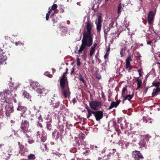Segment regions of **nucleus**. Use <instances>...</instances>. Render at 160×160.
I'll return each mask as SVG.
<instances>
[{
	"label": "nucleus",
	"instance_id": "64",
	"mask_svg": "<svg viewBox=\"0 0 160 160\" xmlns=\"http://www.w3.org/2000/svg\"><path fill=\"white\" fill-rule=\"evenodd\" d=\"M97 44L96 43H94L93 46L91 47L92 48H93L94 49L97 46Z\"/></svg>",
	"mask_w": 160,
	"mask_h": 160
},
{
	"label": "nucleus",
	"instance_id": "35",
	"mask_svg": "<svg viewBox=\"0 0 160 160\" xmlns=\"http://www.w3.org/2000/svg\"><path fill=\"white\" fill-rule=\"evenodd\" d=\"M78 77H79V80L81 81H82L83 83H85V81L81 74L79 73L78 74Z\"/></svg>",
	"mask_w": 160,
	"mask_h": 160
},
{
	"label": "nucleus",
	"instance_id": "53",
	"mask_svg": "<svg viewBox=\"0 0 160 160\" xmlns=\"http://www.w3.org/2000/svg\"><path fill=\"white\" fill-rule=\"evenodd\" d=\"M147 44L148 45H150L151 46H152L153 43L152 41H148L147 42Z\"/></svg>",
	"mask_w": 160,
	"mask_h": 160
},
{
	"label": "nucleus",
	"instance_id": "23",
	"mask_svg": "<svg viewBox=\"0 0 160 160\" xmlns=\"http://www.w3.org/2000/svg\"><path fill=\"white\" fill-rule=\"evenodd\" d=\"M132 61L131 56L129 55L126 59V68L128 69L130 67H131L130 64V62Z\"/></svg>",
	"mask_w": 160,
	"mask_h": 160
},
{
	"label": "nucleus",
	"instance_id": "5",
	"mask_svg": "<svg viewBox=\"0 0 160 160\" xmlns=\"http://www.w3.org/2000/svg\"><path fill=\"white\" fill-rule=\"evenodd\" d=\"M17 86L18 85L16 84H15L14 83H11V90L13 91L12 92H11V94L12 95V100H13L15 103L17 102L16 99L14 98V97L16 96V94L15 93V91H16Z\"/></svg>",
	"mask_w": 160,
	"mask_h": 160
},
{
	"label": "nucleus",
	"instance_id": "27",
	"mask_svg": "<svg viewBox=\"0 0 160 160\" xmlns=\"http://www.w3.org/2000/svg\"><path fill=\"white\" fill-rule=\"evenodd\" d=\"M134 94L133 93L131 95H128L126 96H123V99L122 101L123 103H124V102L125 100H128L129 101H130L131 100Z\"/></svg>",
	"mask_w": 160,
	"mask_h": 160
},
{
	"label": "nucleus",
	"instance_id": "37",
	"mask_svg": "<svg viewBox=\"0 0 160 160\" xmlns=\"http://www.w3.org/2000/svg\"><path fill=\"white\" fill-rule=\"evenodd\" d=\"M60 103L59 101H58L57 102H56L55 104L53 105V108H58L59 106Z\"/></svg>",
	"mask_w": 160,
	"mask_h": 160
},
{
	"label": "nucleus",
	"instance_id": "60",
	"mask_svg": "<svg viewBox=\"0 0 160 160\" xmlns=\"http://www.w3.org/2000/svg\"><path fill=\"white\" fill-rule=\"evenodd\" d=\"M107 157L109 159L110 158V157L112 158V156L111 155V154L110 152L109 154H108L107 155Z\"/></svg>",
	"mask_w": 160,
	"mask_h": 160
},
{
	"label": "nucleus",
	"instance_id": "7",
	"mask_svg": "<svg viewBox=\"0 0 160 160\" xmlns=\"http://www.w3.org/2000/svg\"><path fill=\"white\" fill-rule=\"evenodd\" d=\"M102 105L101 102L92 101L89 102V106L91 108L94 110H97Z\"/></svg>",
	"mask_w": 160,
	"mask_h": 160
},
{
	"label": "nucleus",
	"instance_id": "15",
	"mask_svg": "<svg viewBox=\"0 0 160 160\" xmlns=\"http://www.w3.org/2000/svg\"><path fill=\"white\" fill-rule=\"evenodd\" d=\"M60 84L62 89L66 88L67 85L68 86V83L67 78H64V77H62L60 80Z\"/></svg>",
	"mask_w": 160,
	"mask_h": 160
},
{
	"label": "nucleus",
	"instance_id": "34",
	"mask_svg": "<svg viewBox=\"0 0 160 160\" xmlns=\"http://www.w3.org/2000/svg\"><path fill=\"white\" fill-rule=\"evenodd\" d=\"M152 85L153 86L156 87V88H159L160 82H159L154 81L152 83Z\"/></svg>",
	"mask_w": 160,
	"mask_h": 160
},
{
	"label": "nucleus",
	"instance_id": "44",
	"mask_svg": "<svg viewBox=\"0 0 160 160\" xmlns=\"http://www.w3.org/2000/svg\"><path fill=\"white\" fill-rule=\"evenodd\" d=\"M57 8V5L56 4H53L51 10H54L55 9H56Z\"/></svg>",
	"mask_w": 160,
	"mask_h": 160
},
{
	"label": "nucleus",
	"instance_id": "21",
	"mask_svg": "<svg viewBox=\"0 0 160 160\" xmlns=\"http://www.w3.org/2000/svg\"><path fill=\"white\" fill-rule=\"evenodd\" d=\"M121 102V101L120 100H119L116 102H114V101L112 102L111 103L110 106L109 107V108H108V109L110 110L114 107H115V108L117 107L118 105L119 104V103Z\"/></svg>",
	"mask_w": 160,
	"mask_h": 160
},
{
	"label": "nucleus",
	"instance_id": "24",
	"mask_svg": "<svg viewBox=\"0 0 160 160\" xmlns=\"http://www.w3.org/2000/svg\"><path fill=\"white\" fill-rule=\"evenodd\" d=\"M160 92V88H156L155 89H154L153 92L152 93V97H155L157 95L159 94Z\"/></svg>",
	"mask_w": 160,
	"mask_h": 160
},
{
	"label": "nucleus",
	"instance_id": "48",
	"mask_svg": "<svg viewBox=\"0 0 160 160\" xmlns=\"http://www.w3.org/2000/svg\"><path fill=\"white\" fill-rule=\"evenodd\" d=\"M53 153L54 154V155L57 156L58 157H60L61 156V155H62V154L58 152H53Z\"/></svg>",
	"mask_w": 160,
	"mask_h": 160
},
{
	"label": "nucleus",
	"instance_id": "50",
	"mask_svg": "<svg viewBox=\"0 0 160 160\" xmlns=\"http://www.w3.org/2000/svg\"><path fill=\"white\" fill-rule=\"evenodd\" d=\"M116 131L117 132V134L118 136H120V134H121V132L119 129H118L116 130Z\"/></svg>",
	"mask_w": 160,
	"mask_h": 160
},
{
	"label": "nucleus",
	"instance_id": "43",
	"mask_svg": "<svg viewBox=\"0 0 160 160\" xmlns=\"http://www.w3.org/2000/svg\"><path fill=\"white\" fill-rule=\"evenodd\" d=\"M44 75L48 76L49 78H52V75L50 74V73L48 72H46L44 73Z\"/></svg>",
	"mask_w": 160,
	"mask_h": 160
},
{
	"label": "nucleus",
	"instance_id": "16",
	"mask_svg": "<svg viewBox=\"0 0 160 160\" xmlns=\"http://www.w3.org/2000/svg\"><path fill=\"white\" fill-rule=\"evenodd\" d=\"M36 92L37 93L40 94V97L45 96L48 92V90L45 88H38L36 90Z\"/></svg>",
	"mask_w": 160,
	"mask_h": 160
},
{
	"label": "nucleus",
	"instance_id": "58",
	"mask_svg": "<svg viewBox=\"0 0 160 160\" xmlns=\"http://www.w3.org/2000/svg\"><path fill=\"white\" fill-rule=\"evenodd\" d=\"M109 53L108 52H106L104 55V57L105 59H106Z\"/></svg>",
	"mask_w": 160,
	"mask_h": 160
},
{
	"label": "nucleus",
	"instance_id": "4",
	"mask_svg": "<svg viewBox=\"0 0 160 160\" xmlns=\"http://www.w3.org/2000/svg\"><path fill=\"white\" fill-rule=\"evenodd\" d=\"M10 91L8 90H5L3 92H0V96H1V99H2L5 100V101L6 102L9 104L10 100Z\"/></svg>",
	"mask_w": 160,
	"mask_h": 160
},
{
	"label": "nucleus",
	"instance_id": "6",
	"mask_svg": "<svg viewBox=\"0 0 160 160\" xmlns=\"http://www.w3.org/2000/svg\"><path fill=\"white\" fill-rule=\"evenodd\" d=\"M52 138L55 140H57L59 139L61 141H62V139L63 138V133L61 132L58 131L57 130H54L52 133Z\"/></svg>",
	"mask_w": 160,
	"mask_h": 160
},
{
	"label": "nucleus",
	"instance_id": "45",
	"mask_svg": "<svg viewBox=\"0 0 160 160\" xmlns=\"http://www.w3.org/2000/svg\"><path fill=\"white\" fill-rule=\"evenodd\" d=\"M77 65L78 66L80 65V59L78 58H77Z\"/></svg>",
	"mask_w": 160,
	"mask_h": 160
},
{
	"label": "nucleus",
	"instance_id": "32",
	"mask_svg": "<svg viewBox=\"0 0 160 160\" xmlns=\"http://www.w3.org/2000/svg\"><path fill=\"white\" fill-rule=\"evenodd\" d=\"M126 48L125 47L122 48L120 51V54L121 57H122L126 54Z\"/></svg>",
	"mask_w": 160,
	"mask_h": 160
},
{
	"label": "nucleus",
	"instance_id": "49",
	"mask_svg": "<svg viewBox=\"0 0 160 160\" xmlns=\"http://www.w3.org/2000/svg\"><path fill=\"white\" fill-rule=\"evenodd\" d=\"M106 150L105 149H103L101 152H99V155H101V154H103L105 152Z\"/></svg>",
	"mask_w": 160,
	"mask_h": 160
},
{
	"label": "nucleus",
	"instance_id": "17",
	"mask_svg": "<svg viewBox=\"0 0 160 160\" xmlns=\"http://www.w3.org/2000/svg\"><path fill=\"white\" fill-rule=\"evenodd\" d=\"M57 119L58 122V124L57 127V129H55V130H57L58 131L63 133L64 132V126L62 124L60 125L59 123L60 122V119L59 116L57 117Z\"/></svg>",
	"mask_w": 160,
	"mask_h": 160
},
{
	"label": "nucleus",
	"instance_id": "46",
	"mask_svg": "<svg viewBox=\"0 0 160 160\" xmlns=\"http://www.w3.org/2000/svg\"><path fill=\"white\" fill-rule=\"evenodd\" d=\"M156 34V37L157 38V40H159L160 38V34L159 33V32H158L157 34L156 32H154Z\"/></svg>",
	"mask_w": 160,
	"mask_h": 160
},
{
	"label": "nucleus",
	"instance_id": "41",
	"mask_svg": "<svg viewBox=\"0 0 160 160\" xmlns=\"http://www.w3.org/2000/svg\"><path fill=\"white\" fill-rule=\"evenodd\" d=\"M122 8V6L121 4H120L118 6V13H119L121 12V9Z\"/></svg>",
	"mask_w": 160,
	"mask_h": 160
},
{
	"label": "nucleus",
	"instance_id": "12",
	"mask_svg": "<svg viewBox=\"0 0 160 160\" xmlns=\"http://www.w3.org/2000/svg\"><path fill=\"white\" fill-rule=\"evenodd\" d=\"M155 14L152 11H150L148 15V20L149 26H152L154 22Z\"/></svg>",
	"mask_w": 160,
	"mask_h": 160
},
{
	"label": "nucleus",
	"instance_id": "18",
	"mask_svg": "<svg viewBox=\"0 0 160 160\" xmlns=\"http://www.w3.org/2000/svg\"><path fill=\"white\" fill-rule=\"evenodd\" d=\"M101 17L99 16L98 19V21L96 20L95 23L97 25V29L98 32L100 33L101 28Z\"/></svg>",
	"mask_w": 160,
	"mask_h": 160
},
{
	"label": "nucleus",
	"instance_id": "51",
	"mask_svg": "<svg viewBox=\"0 0 160 160\" xmlns=\"http://www.w3.org/2000/svg\"><path fill=\"white\" fill-rule=\"evenodd\" d=\"M142 120L143 122L145 123H146L147 122V120L146 117H143Z\"/></svg>",
	"mask_w": 160,
	"mask_h": 160
},
{
	"label": "nucleus",
	"instance_id": "40",
	"mask_svg": "<svg viewBox=\"0 0 160 160\" xmlns=\"http://www.w3.org/2000/svg\"><path fill=\"white\" fill-rule=\"evenodd\" d=\"M95 111H93L92 110H91L89 109H88V115L89 116H91L92 115V114H93V112H94Z\"/></svg>",
	"mask_w": 160,
	"mask_h": 160
},
{
	"label": "nucleus",
	"instance_id": "2",
	"mask_svg": "<svg viewBox=\"0 0 160 160\" xmlns=\"http://www.w3.org/2000/svg\"><path fill=\"white\" fill-rule=\"evenodd\" d=\"M29 123L26 120H22L21 123L20 128L21 131L28 138H30L31 136L30 132L29 131Z\"/></svg>",
	"mask_w": 160,
	"mask_h": 160
},
{
	"label": "nucleus",
	"instance_id": "14",
	"mask_svg": "<svg viewBox=\"0 0 160 160\" xmlns=\"http://www.w3.org/2000/svg\"><path fill=\"white\" fill-rule=\"evenodd\" d=\"M93 114L94 115L96 120L99 121L103 117V112L101 111H98L93 112Z\"/></svg>",
	"mask_w": 160,
	"mask_h": 160
},
{
	"label": "nucleus",
	"instance_id": "11",
	"mask_svg": "<svg viewBox=\"0 0 160 160\" xmlns=\"http://www.w3.org/2000/svg\"><path fill=\"white\" fill-rule=\"evenodd\" d=\"M36 136L37 138H40L41 141L43 142H44L47 139V134L44 130L42 131L41 134L39 131H38L37 132Z\"/></svg>",
	"mask_w": 160,
	"mask_h": 160
},
{
	"label": "nucleus",
	"instance_id": "1",
	"mask_svg": "<svg viewBox=\"0 0 160 160\" xmlns=\"http://www.w3.org/2000/svg\"><path fill=\"white\" fill-rule=\"evenodd\" d=\"M86 27L82 40V46L80 49L85 47V46H91L92 44V35L91 33L92 28L93 26V24L91 21L88 20L85 23Z\"/></svg>",
	"mask_w": 160,
	"mask_h": 160
},
{
	"label": "nucleus",
	"instance_id": "56",
	"mask_svg": "<svg viewBox=\"0 0 160 160\" xmlns=\"http://www.w3.org/2000/svg\"><path fill=\"white\" fill-rule=\"evenodd\" d=\"M38 119L41 122H42L43 120L42 118V116L40 115L38 118Z\"/></svg>",
	"mask_w": 160,
	"mask_h": 160
},
{
	"label": "nucleus",
	"instance_id": "26",
	"mask_svg": "<svg viewBox=\"0 0 160 160\" xmlns=\"http://www.w3.org/2000/svg\"><path fill=\"white\" fill-rule=\"evenodd\" d=\"M42 152H48L49 151V148L47 145L45 144H42L40 146Z\"/></svg>",
	"mask_w": 160,
	"mask_h": 160
},
{
	"label": "nucleus",
	"instance_id": "59",
	"mask_svg": "<svg viewBox=\"0 0 160 160\" xmlns=\"http://www.w3.org/2000/svg\"><path fill=\"white\" fill-rule=\"evenodd\" d=\"M74 70H75V69H74V68L73 67L71 70V72H70L71 75H72L74 71Z\"/></svg>",
	"mask_w": 160,
	"mask_h": 160
},
{
	"label": "nucleus",
	"instance_id": "22",
	"mask_svg": "<svg viewBox=\"0 0 160 160\" xmlns=\"http://www.w3.org/2000/svg\"><path fill=\"white\" fill-rule=\"evenodd\" d=\"M103 28L104 29V32L105 37L107 36L108 32L109 31L110 29L108 26L107 24H103Z\"/></svg>",
	"mask_w": 160,
	"mask_h": 160
},
{
	"label": "nucleus",
	"instance_id": "52",
	"mask_svg": "<svg viewBox=\"0 0 160 160\" xmlns=\"http://www.w3.org/2000/svg\"><path fill=\"white\" fill-rule=\"evenodd\" d=\"M34 142V141L32 139H29L28 140V142L29 144H32Z\"/></svg>",
	"mask_w": 160,
	"mask_h": 160
},
{
	"label": "nucleus",
	"instance_id": "63",
	"mask_svg": "<svg viewBox=\"0 0 160 160\" xmlns=\"http://www.w3.org/2000/svg\"><path fill=\"white\" fill-rule=\"evenodd\" d=\"M49 15L48 14H46V20L48 21V19H49Z\"/></svg>",
	"mask_w": 160,
	"mask_h": 160
},
{
	"label": "nucleus",
	"instance_id": "19",
	"mask_svg": "<svg viewBox=\"0 0 160 160\" xmlns=\"http://www.w3.org/2000/svg\"><path fill=\"white\" fill-rule=\"evenodd\" d=\"M7 58L5 53H3L2 55L0 56V65L6 64V61Z\"/></svg>",
	"mask_w": 160,
	"mask_h": 160
},
{
	"label": "nucleus",
	"instance_id": "38",
	"mask_svg": "<svg viewBox=\"0 0 160 160\" xmlns=\"http://www.w3.org/2000/svg\"><path fill=\"white\" fill-rule=\"evenodd\" d=\"M113 126L115 128V130L118 129V126L116 124V122L115 121H113Z\"/></svg>",
	"mask_w": 160,
	"mask_h": 160
},
{
	"label": "nucleus",
	"instance_id": "25",
	"mask_svg": "<svg viewBox=\"0 0 160 160\" xmlns=\"http://www.w3.org/2000/svg\"><path fill=\"white\" fill-rule=\"evenodd\" d=\"M17 110L21 111L22 112H25L28 110L27 108L24 106H22L20 103L18 104V107L17 108Z\"/></svg>",
	"mask_w": 160,
	"mask_h": 160
},
{
	"label": "nucleus",
	"instance_id": "20",
	"mask_svg": "<svg viewBox=\"0 0 160 160\" xmlns=\"http://www.w3.org/2000/svg\"><path fill=\"white\" fill-rule=\"evenodd\" d=\"M111 155L112 156V158L115 160V158H119V153L117 152L116 150L113 149L110 152Z\"/></svg>",
	"mask_w": 160,
	"mask_h": 160
},
{
	"label": "nucleus",
	"instance_id": "33",
	"mask_svg": "<svg viewBox=\"0 0 160 160\" xmlns=\"http://www.w3.org/2000/svg\"><path fill=\"white\" fill-rule=\"evenodd\" d=\"M28 158L30 160H34L36 159L35 155L33 154H31L28 155Z\"/></svg>",
	"mask_w": 160,
	"mask_h": 160
},
{
	"label": "nucleus",
	"instance_id": "8",
	"mask_svg": "<svg viewBox=\"0 0 160 160\" xmlns=\"http://www.w3.org/2000/svg\"><path fill=\"white\" fill-rule=\"evenodd\" d=\"M82 46V44H81L80 47L78 50V53L79 54H80L81 53H82V52L83 51V53L81 55V57L83 59L85 60L87 57V50L88 49V48L87 47H90L91 46H88V45L85 46V47L83 48H82V49H80L81 47V46Z\"/></svg>",
	"mask_w": 160,
	"mask_h": 160
},
{
	"label": "nucleus",
	"instance_id": "62",
	"mask_svg": "<svg viewBox=\"0 0 160 160\" xmlns=\"http://www.w3.org/2000/svg\"><path fill=\"white\" fill-rule=\"evenodd\" d=\"M72 102L74 104L76 102L77 100H76V99L75 98H74L72 99Z\"/></svg>",
	"mask_w": 160,
	"mask_h": 160
},
{
	"label": "nucleus",
	"instance_id": "55",
	"mask_svg": "<svg viewBox=\"0 0 160 160\" xmlns=\"http://www.w3.org/2000/svg\"><path fill=\"white\" fill-rule=\"evenodd\" d=\"M5 113L6 115L8 117H9L10 115V113L9 112V111L8 110H7Z\"/></svg>",
	"mask_w": 160,
	"mask_h": 160
},
{
	"label": "nucleus",
	"instance_id": "13",
	"mask_svg": "<svg viewBox=\"0 0 160 160\" xmlns=\"http://www.w3.org/2000/svg\"><path fill=\"white\" fill-rule=\"evenodd\" d=\"M62 94L64 96L65 98H69L70 96V92L68 86L67 85L66 88L62 89Z\"/></svg>",
	"mask_w": 160,
	"mask_h": 160
},
{
	"label": "nucleus",
	"instance_id": "42",
	"mask_svg": "<svg viewBox=\"0 0 160 160\" xmlns=\"http://www.w3.org/2000/svg\"><path fill=\"white\" fill-rule=\"evenodd\" d=\"M114 21H111V23L109 24L108 26L109 27L110 29L111 28H112L113 27V25L114 24Z\"/></svg>",
	"mask_w": 160,
	"mask_h": 160
},
{
	"label": "nucleus",
	"instance_id": "54",
	"mask_svg": "<svg viewBox=\"0 0 160 160\" xmlns=\"http://www.w3.org/2000/svg\"><path fill=\"white\" fill-rule=\"evenodd\" d=\"M37 126L41 128H42L43 127L42 124L41 123H39V122H37Z\"/></svg>",
	"mask_w": 160,
	"mask_h": 160
},
{
	"label": "nucleus",
	"instance_id": "57",
	"mask_svg": "<svg viewBox=\"0 0 160 160\" xmlns=\"http://www.w3.org/2000/svg\"><path fill=\"white\" fill-rule=\"evenodd\" d=\"M75 142H76V145H78V146H80V142H79V141L78 140H75Z\"/></svg>",
	"mask_w": 160,
	"mask_h": 160
},
{
	"label": "nucleus",
	"instance_id": "30",
	"mask_svg": "<svg viewBox=\"0 0 160 160\" xmlns=\"http://www.w3.org/2000/svg\"><path fill=\"white\" fill-rule=\"evenodd\" d=\"M31 86L32 87V89H35L38 86V83L36 82H31Z\"/></svg>",
	"mask_w": 160,
	"mask_h": 160
},
{
	"label": "nucleus",
	"instance_id": "29",
	"mask_svg": "<svg viewBox=\"0 0 160 160\" xmlns=\"http://www.w3.org/2000/svg\"><path fill=\"white\" fill-rule=\"evenodd\" d=\"M136 81L137 82V87L136 89V90H137L140 88L142 83V80L139 77L137 78Z\"/></svg>",
	"mask_w": 160,
	"mask_h": 160
},
{
	"label": "nucleus",
	"instance_id": "10",
	"mask_svg": "<svg viewBox=\"0 0 160 160\" xmlns=\"http://www.w3.org/2000/svg\"><path fill=\"white\" fill-rule=\"evenodd\" d=\"M18 143L19 148V153L21 154V155H26V153L28 152V148L23 145L21 144L20 142H18Z\"/></svg>",
	"mask_w": 160,
	"mask_h": 160
},
{
	"label": "nucleus",
	"instance_id": "31",
	"mask_svg": "<svg viewBox=\"0 0 160 160\" xmlns=\"http://www.w3.org/2000/svg\"><path fill=\"white\" fill-rule=\"evenodd\" d=\"M46 128L49 131L52 130V125L50 122H46Z\"/></svg>",
	"mask_w": 160,
	"mask_h": 160
},
{
	"label": "nucleus",
	"instance_id": "61",
	"mask_svg": "<svg viewBox=\"0 0 160 160\" xmlns=\"http://www.w3.org/2000/svg\"><path fill=\"white\" fill-rule=\"evenodd\" d=\"M105 156V155H104V156L102 155L101 157H98V160H101L102 159V158H103Z\"/></svg>",
	"mask_w": 160,
	"mask_h": 160
},
{
	"label": "nucleus",
	"instance_id": "3",
	"mask_svg": "<svg viewBox=\"0 0 160 160\" xmlns=\"http://www.w3.org/2000/svg\"><path fill=\"white\" fill-rule=\"evenodd\" d=\"M151 138V136L148 134L144 135H141V138L138 143L140 147L142 148H146L149 142V139Z\"/></svg>",
	"mask_w": 160,
	"mask_h": 160
},
{
	"label": "nucleus",
	"instance_id": "9",
	"mask_svg": "<svg viewBox=\"0 0 160 160\" xmlns=\"http://www.w3.org/2000/svg\"><path fill=\"white\" fill-rule=\"evenodd\" d=\"M132 156L135 160H143L144 159L142 154L140 151H133Z\"/></svg>",
	"mask_w": 160,
	"mask_h": 160
},
{
	"label": "nucleus",
	"instance_id": "47",
	"mask_svg": "<svg viewBox=\"0 0 160 160\" xmlns=\"http://www.w3.org/2000/svg\"><path fill=\"white\" fill-rule=\"evenodd\" d=\"M90 152V151L89 150H86L85 152H83V154L86 155H88Z\"/></svg>",
	"mask_w": 160,
	"mask_h": 160
},
{
	"label": "nucleus",
	"instance_id": "36",
	"mask_svg": "<svg viewBox=\"0 0 160 160\" xmlns=\"http://www.w3.org/2000/svg\"><path fill=\"white\" fill-rule=\"evenodd\" d=\"M95 51V49L91 48L89 54L90 56L91 57L93 55V54L94 53Z\"/></svg>",
	"mask_w": 160,
	"mask_h": 160
},
{
	"label": "nucleus",
	"instance_id": "39",
	"mask_svg": "<svg viewBox=\"0 0 160 160\" xmlns=\"http://www.w3.org/2000/svg\"><path fill=\"white\" fill-rule=\"evenodd\" d=\"M127 87L125 86L124 87L122 90V95H123L125 94V91H127Z\"/></svg>",
	"mask_w": 160,
	"mask_h": 160
},
{
	"label": "nucleus",
	"instance_id": "28",
	"mask_svg": "<svg viewBox=\"0 0 160 160\" xmlns=\"http://www.w3.org/2000/svg\"><path fill=\"white\" fill-rule=\"evenodd\" d=\"M23 96H24V97L26 98L27 99H29V100L31 101L32 96L29 93L25 90L23 91Z\"/></svg>",
	"mask_w": 160,
	"mask_h": 160
}]
</instances>
